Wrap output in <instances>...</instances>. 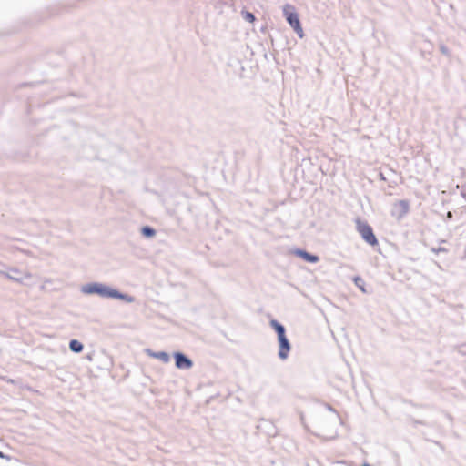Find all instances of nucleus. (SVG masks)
<instances>
[{"label":"nucleus","instance_id":"f257e3e1","mask_svg":"<svg viewBox=\"0 0 466 466\" xmlns=\"http://www.w3.org/2000/svg\"><path fill=\"white\" fill-rule=\"evenodd\" d=\"M81 292L86 295L97 294L104 299H117L127 303H133L136 300L135 297L122 293L101 282L85 284L81 287Z\"/></svg>","mask_w":466,"mask_h":466},{"label":"nucleus","instance_id":"f03ea898","mask_svg":"<svg viewBox=\"0 0 466 466\" xmlns=\"http://www.w3.org/2000/svg\"><path fill=\"white\" fill-rule=\"evenodd\" d=\"M283 13L289 25L297 33L299 37L302 38L304 36V33L299 19V15L295 11V8L290 5H286L283 7Z\"/></svg>","mask_w":466,"mask_h":466},{"label":"nucleus","instance_id":"7ed1b4c3","mask_svg":"<svg viewBox=\"0 0 466 466\" xmlns=\"http://www.w3.org/2000/svg\"><path fill=\"white\" fill-rule=\"evenodd\" d=\"M356 228L361 238L370 246L378 245V239L373 233L372 228L360 219L356 220Z\"/></svg>","mask_w":466,"mask_h":466},{"label":"nucleus","instance_id":"20e7f679","mask_svg":"<svg viewBox=\"0 0 466 466\" xmlns=\"http://www.w3.org/2000/svg\"><path fill=\"white\" fill-rule=\"evenodd\" d=\"M0 275L17 283H23L25 279H30L29 272L22 271L16 268H10L6 271H0Z\"/></svg>","mask_w":466,"mask_h":466},{"label":"nucleus","instance_id":"39448f33","mask_svg":"<svg viewBox=\"0 0 466 466\" xmlns=\"http://www.w3.org/2000/svg\"><path fill=\"white\" fill-rule=\"evenodd\" d=\"M278 344H279L278 357L281 360H287L289 358V352L291 350V344H290L289 339L287 338V335L278 338Z\"/></svg>","mask_w":466,"mask_h":466},{"label":"nucleus","instance_id":"423d86ee","mask_svg":"<svg viewBox=\"0 0 466 466\" xmlns=\"http://www.w3.org/2000/svg\"><path fill=\"white\" fill-rule=\"evenodd\" d=\"M174 359L177 369L188 370L193 367V361L182 352H175Z\"/></svg>","mask_w":466,"mask_h":466},{"label":"nucleus","instance_id":"0eeeda50","mask_svg":"<svg viewBox=\"0 0 466 466\" xmlns=\"http://www.w3.org/2000/svg\"><path fill=\"white\" fill-rule=\"evenodd\" d=\"M409 202L407 200H400L395 205V211H393V214L397 216L399 219L402 218L408 212H409Z\"/></svg>","mask_w":466,"mask_h":466},{"label":"nucleus","instance_id":"6e6552de","mask_svg":"<svg viewBox=\"0 0 466 466\" xmlns=\"http://www.w3.org/2000/svg\"><path fill=\"white\" fill-rule=\"evenodd\" d=\"M145 352L147 356L152 357L154 359L160 360L164 363H167L170 360L169 354L165 351L155 352L150 349H147V350H145Z\"/></svg>","mask_w":466,"mask_h":466},{"label":"nucleus","instance_id":"1a4fd4ad","mask_svg":"<svg viewBox=\"0 0 466 466\" xmlns=\"http://www.w3.org/2000/svg\"><path fill=\"white\" fill-rule=\"evenodd\" d=\"M295 254L299 257L302 258L305 261L310 262V263H316L319 261V257L313 254H310L305 250L302 249H297L295 251Z\"/></svg>","mask_w":466,"mask_h":466},{"label":"nucleus","instance_id":"9d476101","mask_svg":"<svg viewBox=\"0 0 466 466\" xmlns=\"http://www.w3.org/2000/svg\"><path fill=\"white\" fill-rule=\"evenodd\" d=\"M269 326L275 330L277 333V338L286 336V329L285 327L279 322L277 319H271L269 321Z\"/></svg>","mask_w":466,"mask_h":466},{"label":"nucleus","instance_id":"9b49d317","mask_svg":"<svg viewBox=\"0 0 466 466\" xmlns=\"http://www.w3.org/2000/svg\"><path fill=\"white\" fill-rule=\"evenodd\" d=\"M69 349L71 351H73L75 353H80L83 350L84 346L77 339H72L69 342Z\"/></svg>","mask_w":466,"mask_h":466},{"label":"nucleus","instance_id":"f8f14e48","mask_svg":"<svg viewBox=\"0 0 466 466\" xmlns=\"http://www.w3.org/2000/svg\"><path fill=\"white\" fill-rule=\"evenodd\" d=\"M141 234L145 238H153L156 235V230L152 227L144 226L141 228Z\"/></svg>","mask_w":466,"mask_h":466},{"label":"nucleus","instance_id":"ddd939ff","mask_svg":"<svg viewBox=\"0 0 466 466\" xmlns=\"http://www.w3.org/2000/svg\"><path fill=\"white\" fill-rule=\"evenodd\" d=\"M354 283L355 285L362 291V292H366L365 289H364V280L362 279V278L360 277H355L354 278Z\"/></svg>","mask_w":466,"mask_h":466},{"label":"nucleus","instance_id":"4468645a","mask_svg":"<svg viewBox=\"0 0 466 466\" xmlns=\"http://www.w3.org/2000/svg\"><path fill=\"white\" fill-rule=\"evenodd\" d=\"M242 15H243L244 19H245L246 21H248V22L252 23V22H254V21H255V19H256V17H255L254 14H252V13H250V12H248V11H243V12H242Z\"/></svg>","mask_w":466,"mask_h":466},{"label":"nucleus","instance_id":"2eb2a0df","mask_svg":"<svg viewBox=\"0 0 466 466\" xmlns=\"http://www.w3.org/2000/svg\"><path fill=\"white\" fill-rule=\"evenodd\" d=\"M440 49L442 54L447 55L449 53L448 48L445 46H441Z\"/></svg>","mask_w":466,"mask_h":466},{"label":"nucleus","instance_id":"dca6fc26","mask_svg":"<svg viewBox=\"0 0 466 466\" xmlns=\"http://www.w3.org/2000/svg\"><path fill=\"white\" fill-rule=\"evenodd\" d=\"M437 251L438 252H441V251L442 252V251H446V249L444 248H440Z\"/></svg>","mask_w":466,"mask_h":466},{"label":"nucleus","instance_id":"f3484780","mask_svg":"<svg viewBox=\"0 0 466 466\" xmlns=\"http://www.w3.org/2000/svg\"><path fill=\"white\" fill-rule=\"evenodd\" d=\"M447 217H448L449 218H451L452 217L451 212H448Z\"/></svg>","mask_w":466,"mask_h":466},{"label":"nucleus","instance_id":"a211bd4d","mask_svg":"<svg viewBox=\"0 0 466 466\" xmlns=\"http://www.w3.org/2000/svg\"><path fill=\"white\" fill-rule=\"evenodd\" d=\"M23 252H25L26 255H31L30 251H25V250H22Z\"/></svg>","mask_w":466,"mask_h":466},{"label":"nucleus","instance_id":"6ab92c4d","mask_svg":"<svg viewBox=\"0 0 466 466\" xmlns=\"http://www.w3.org/2000/svg\"><path fill=\"white\" fill-rule=\"evenodd\" d=\"M380 178H381L382 180H385V177H383V175H382V174H380Z\"/></svg>","mask_w":466,"mask_h":466},{"label":"nucleus","instance_id":"aec40b11","mask_svg":"<svg viewBox=\"0 0 466 466\" xmlns=\"http://www.w3.org/2000/svg\"><path fill=\"white\" fill-rule=\"evenodd\" d=\"M300 420H301V421L303 422L304 418H303V416H302V415L300 416Z\"/></svg>","mask_w":466,"mask_h":466},{"label":"nucleus","instance_id":"412c9836","mask_svg":"<svg viewBox=\"0 0 466 466\" xmlns=\"http://www.w3.org/2000/svg\"><path fill=\"white\" fill-rule=\"evenodd\" d=\"M362 466H370V465H369V464H364V465H362Z\"/></svg>","mask_w":466,"mask_h":466}]
</instances>
